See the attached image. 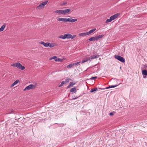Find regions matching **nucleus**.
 Listing matches in <instances>:
<instances>
[{
  "mask_svg": "<svg viewBox=\"0 0 147 147\" xmlns=\"http://www.w3.org/2000/svg\"><path fill=\"white\" fill-rule=\"evenodd\" d=\"M114 57L115 59L122 63H124L125 62V59L120 56L115 55L114 56Z\"/></svg>",
  "mask_w": 147,
  "mask_h": 147,
  "instance_id": "obj_3",
  "label": "nucleus"
},
{
  "mask_svg": "<svg viewBox=\"0 0 147 147\" xmlns=\"http://www.w3.org/2000/svg\"><path fill=\"white\" fill-rule=\"evenodd\" d=\"M100 38H101V35H99L98 36H96L95 37V38L96 39V40Z\"/></svg>",
  "mask_w": 147,
  "mask_h": 147,
  "instance_id": "obj_24",
  "label": "nucleus"
},
{
  "mask_svg": "<svg viewBox=\"0 0 147 147\" xmlns=\"http://www.w3.org/2000/svg\"><path fill=\"white\" fill-rule=\"evenodd\" d=\"M96 39L95 38V37H92L91 38H90L88 40H89L90 41H95L96 40Z\"/></svg>",
  "mask_w": 147,
  "mask_h": 147,
  "instance_id": "obj_22",
  "label": "nucleus"
},
{
  "mask_svg": "<svg viewBox=\"0 0 147 147\" xmlns=\"http://www.w3.org/2000/svg\"><path fill=\"white\" fill-rule=\"evenodd\" d=\"M97 90V88H93L91 89V90H90V92H93L95 91H96Z\"/></svg>",
  "mask_w": 147,
  "mask_h": 147,
  "instance_id": "obj_20",
  "label": "nucleus"
},
{
  "mask_svg": "<svg viewBox=\"0 0 147 147\" xmlns=\"http://www.w3.org/2000/svg\"><path fill=\"white\" fill-rule=\"evenodd\" d=\"M142 72L143 76H147V70L144 69L142 70Z\"/></svg>",
  "mask_w": 147,
  "mask_h": 147,
  "instance_id": "obj_13",
  "label": "nucleus"
},
{
  "mask_svg": "<svg viewBox=\"0 0 147 147\" xmlns=\"http://www.w3.org/2000/svg\"><path fill=\"white\" fill-rule=\"evenodd\" d=\"M56 58H57L56 56H54L53 57H51V58H50L49 59L51 60V59H54L55 60V59H56Z\"/></svg>",
  "mask_w": 147,
  "mask_h": 147,
  "instance_id": "obj_31",
  "label": "nucleus"
},
{
  "mask_svg": "<svg viewBox=\"0 0 147 147\" xmlns=\"http://www.w3.org/2000/svg\"><path fill=\"white\" fill-rule=\"evenodd\" d=\"M63 10V15H65L67 13H69V12L71 10L70 9H64V10Z\"/></svg>",
  "mask_w": 147,
  "mask_h": 147,
  "instance_id": "obj_10",
  "label": "nucleus"
},
{
  "mask_svg": "<svg viewBox=\"0 0 147 147\" xmlns=\"http://www.w3.org/2000/svg\"><path fill=\"white\" fill-rule=\"evenodd\" d=\"M78 97H76L75 98H73L72 99L73 100H75V99H77L78 98Z\"/></svg>",
  "mask_w": 147,
  "mask_h": 147,
  "instance_id": "obj_41",
  "label": "nucleus"
},
{
  "mask_svg": "<svg viewBox=\"0 0 147 147\" xmlns=\"http://www.w3.org/2000/svg\"><path fill=\"white\" fill-rule=\"evenodd\" d=\"M144 67L145 68V69H147V64H145L144 65Z\"/></svg>",
  "mask_w": 147,
  "mask_h": 147,
  "instance_id": "obj_39",
  "label": "nucleus"
},
{
  "mask_svg": "<svg viewBox=\"0 0 147 147\" xmlns=\"http://www.w3.org/2000/svg\"><path fill=\"white\" fill-rule=\"evenodd\" d=\"M19 82V80H17L16 81H15V82H14L13 83L15 85L16 84H17L18 82Z\"/></svg>",
  "mask_w": 147,
  "mask_h": 147,
  "instance_id": "obj_32",
  "label": "nucleus"
},
{
  "mask_svg": "<svg viewBox=\"0 0 147 147\" xmlns=\"http://www.w3.org/2000/svg\"><path fill=\"white\" fill-rule=\"evenodd\" d=\"M80 63V62H77L76 63H73L74 64V65H77L79 64V63Z\"/></svg>",
  "mask_w": 147,
  "mask_h": 147,
  "instance_id": "obj_34",
  "label": "nucleus"
},
{
  "mask_svg": "<svg viewBox=\"0 0 147 147\" xmlns=\"http://www.w3.org/2000/svg\"><path fill=\"white\" fill-rule=\"evenodd\" d=\"M88 35V34L87 32H85V33H81L79 34V36H86Z\"/></svg>",
  "mask_w": 147,
  "mask_h": 147,
  "instance_id": "obj_14",
  "label": "nucleus"
},
{
  "mask_svg": "<svg viewBox=\"0 0 147 147\" xmlns=\"http://www.w3.org/2000/svg\"><path fill=\"white\" fill-rule=\"evenodd\" d=\"M39 44H40L42 45L45 47H49V45L50 44V43L48 42L45 43L43 41H41L39 42Z\"/></svg>",
  "mask_w": 147,
  "mask_h": 147,
  "instance_id": "obj_5",
  "label": "nucleus"
},
{
  "mask_svg": "<svg viewBox=\"0 0 147 147\" xmlns=\"http://www.w3.org/2000/svg\"><path fill=\"white\" fill-rule=\"evenodd\" d=\"M54 13H58L60 14L63 15V10H57L54 11Z\"/></svg>",
  "mask_w": 147,
  "mask_h": 147,
  "instance_id": "obj_8",
  "label": "nucleus"
},
{
  "mask_svg": "<svg viewBox=\"0 0 147 147\" xmlns=\"http://www.w3.org/2000/svg\"><path fill=\"white\" fill-rule=\"evenodd\" d=\"M71 80V79L70 78H67L66 80H65V83L66 84L67 83H68L69 80Z\"/></svg>",
  "mask_w": 147,
  "mask_h": 147,
  "instance_id": "obj_26",
  "label": "nucleus"
},
{
  "mask_svg": "<svg viewBox=\"0 0 147 147\" xmlns=\"http://www.w3.org/2000/svg\"><path fill=\"white\" fill-rule=\"evenodd\" d=\"M103 36V35L102 34V36H101L102 37Z\"/></svg>",
  "mask_w": 147,
  "mask_h": 147,
  "instance_id": "obj_45",
  "label": "nucleus"
},
{
  "mask_svg": "<svg viewBox=\"0 0 147 147\" xmlns=\"http://www.w3.org/2000/svg\"><path fill=\"white\" fill-rule=\"evenodd\" d=\"M5 24H4L3 25L1 28H0V32H1L3 30L5 27Z\"/></svg>",
  "mask_w": 147,
  "mask_h": 147,
  "instance_id": "obj_19",
  "label": "nucleus"
},
{
  "mask_svg": "<svg viewBox=\"0 0 147 147\" xmlns=\"http://www.w3.org/2000/svg\"><path fill=\"white\" fill-rule=\"evenodd\" d=\"M110 87V86H109V87H106L105 88H102V90L105 89H107L111 88L110 87Z\"/></svg>",
  "mask_w": 147,
  "mask_h": 147,
  "instance_id": "obj_36",
  "label": "nucleus"
},
{
  "mask_svg": "<svg viewBox=\"0 0 147 147\" xmlns=\"http://www.w3.org/2000/svg\"><path fill=\"white\" fill-rule=\"evenodd\" d=\"M66 83L65 82V81H63L61 84L59 86V87H61L62 86L63 84H66Z\"/></svg>",
  "mask_w": 147,
  "mask_h": 147,
  "instance_id": "obj_27",
  "label": "nucleus"
},
{
  "mask_svg": "<svg viewBox=\"0 0 147 147\" xmlns=\"http://www.w3.org/2000/svg\"><path fill=\"white\" fill-rule=\"evenodd\" d=\"M143 77L144 78H146V77L145 76H143Z\"/></svg>",
  "mask_w": 147,
  "mask_h": 147,
  "instance_id": "obj_43",
  "label": "nucleus"
},
{
  "mask_svg": "<svg viewBox=\"0 0 147 147\" xmlns=\"http://www.w3.org/2000/svg\"><path fill=\"white\" fill-rule=\"evenodd\" d=\"M63 61L62 59H61L59 58H57L56 59H55V61H60L62 62Z\"/></svg>",
  "mask_w": 147,
  "mask_h": 147,
  "instance_id": "obj_23",
  "label": "nucleus"
},
{
  "mask_svg": "<svg viewBox=\"0 0 147 147\" xmlns=\"http://www.w3.org/2000/svg\"><path fill=\"white\" fill-rule=\"evenodd\" d=\"M77 21V19H73L71 18H68V22H74L76 21Z\"/></svg>",
  "mask_w": 147,
  "mask_h": 147,
  "instance_id": "obj_9",
  "label": "nucleus"
},
{
  "mask_svg": "<svg viewBox=\"0 0 147 147\" xmlns=\"http://www.w3.org/2000/svg\"><path fill=\"white\" fill-rule=\"evenodd\" d=\"M48 2V1H46L40 3L39 5L36 7V9H40L44 7L47 4Z\"/></svg>",
  "mask_w": 147,
  "mask_h": 147,
  "instance_id": "obj_4",
  "label": "nucleus"
},
{
  "mask_svg": "<svg viewBox=\"0 0 147 147\" xmlns=\"http://www.w3.org/2000/svg\"><path fill=\"white\" fill-rule=\"evenodd\" d=\"M97 57L96 56H95V55H93L92 56H91V57L90 58V59H95Z\"/></svg>",
  "mask_w": 147,
  "mask_h": 147,
  "instance_id": "obj_28",
  "label": "nucleus"
},
{
  "mask_svg": "<svg viewBox=\"0 0 147 147\" xmlns=\"http://www.w3.org/2000/svg\"><path fill=\"white\" fill-rule=\"evenodd\" d=\"M30 86H31V89H34L36 87V85H34L33 84H30Z\"/></svg>",
  "mask_w": 147,
  "mask_h": 147,
  "instance_id": "obj_29",
  "label": "nucleus"
},
{
  "mask_svg": "<svg viewBox=\"0 0 147 147\" xmlns=\"http://www.w3.org/2000/svg\"><path fill=\"white\" fill-rule=\"evenodd\" d=\"M74 66V65L73 63H71L68 65L67 66V67L68 68H71L72 67H73Z\"/></svg>",
  "mask_w": 147,
  "mask_h": 147,
  "instance_id": "obj_17",
  "label": "nucleus"
},
{
  "mask_svg": "<svg viewBox=\"0 0 147 147\" xmlns=\"http://www.w3.org/2000/svg\"><path fill=\"white\" fill-rule=\"evenodd\" d=\"M31 86H30V85L28 86H26L24 90V91H25L26 90H29L31 89Z\"/></svg>",
  "mask_w": 147,
  "mask_h": 147,
  "instance_id": "obj_18",
  "label": "nucleus"
},
{
  "mask_svg": "<svg viewBox=\"0 0 147 147\" xmlns=\"http://www.w3.org/2000/svg\"><path fill=\"white\" fill-rule=\"evenodd\" d=\"M15 85L14 84V83H13L11 85V87H12L14 85Z\"/></svg>",
  "mask_w": 147,
  "mask_h": 147,
  "instance_id": "obj_40",
  "label": "nucleus"
},
{
  "mask_svg": "<svg viewBox=\"0 0 147 147\" xmlns=\"http://www.w3.org/2000/svg\"><path fill=\"white\" fill-rule=\"evenodd\" d=\"M119 84H118V85H111V86H110V88H115V87H117V86H118V85H119Z\"/></svg>",
  "mask_w": 147,
  "mask_h": 147,
  "instance_id": "obj_30",
  "label": "nucleus"
},
{
  "mask_svg": "<svg viewBox=\"0 0 147 147\" xmlns=\"http://www.w3.org/2000/svg\"><path fill=\"white\" fill-rule=\"evenodd\" d=\"M75 83L73 82H70L69 85L67 87V88H70V87L72 86L73 85H75Z\"/></svg>",
  "mask_w": 147,
  "mask_h": 147,
  "instance_id": "obj_12",
  "label": "nucleus"
},
{
  "mask_svg": "<svg viewBox=\"0 0 147 147\" xmlns=\"http://www.w3.org/2000/svg\"><path fill=\"white\" fill-rule=\"evenodd\" d=\"M90 60V57H87L85 58L82 60V63H84Z\"/></svg>",
  "mask_w": 147,
  "mask_h": 147,
  "instance_id": "obj_7",
  "label": "nucleus"
},
{
  "mask_svg": "<svg viewBox=\"0 0 147 147\" xmlns=\"http://www.w3.org/2000/svg\"><path fill=\"white\" fill-rule=\"evenodd\" d=\"M37 83H36L35 84V85H36V86H37Z\"/></svg>",
  "mask_w": 147,
  "mask_h": 147,
  "instance_id": "obj_44",
  "label": "nucleus"
},
{
  "mask_svg": "<svg viewBox=\"0 0 147 147\" xmlns=\"http://www.w3.org/2000/svg\"><path fill=\"white\" fill-rule=\"evenodd\" d=\"M115 112H112L110 113H109L110 115L111 116H112L114 115V113H115Z\"/></svg>",
  "mask_w": 147,
  "mask_h": 147,
  "instance_id": "obj_33",
  "label": "nucleus"
},
{
  "mask_svg": "<svg viewBox=\"0 0 147 147\" xmlns=\"http://www.w3.org/2000/svg\"><path fill=\"white\" fill-rule=\"evenodd\" d=\"M65 38L69 39L71 38L72 35L69 33H67L65 34Z\"/></svg>",
  "mask_w": 147,
  "mask_h": 147,
  "instance_id": "obj_11",
  "label": "nucleus"
},
{
  "mask_svg": "<svg viewBox=\"0 0 147 147\" xmlns=\"http://www.w3.org/2000/svg\"><path fill=\"white\" fill-rule=\"evenodd\" d=\"M119 15L120 13H117L111 16L110 17L109 19H108L106 20L105 21V23H107L111 22L112 20L118 18Z\"/></svg>",
  "mask_w": 147,
  "mask_h": 147,
  "instance_id": "obj_1",
  "label": "nucleus"
},
{
  "mask_svg": "<svg viewBox=\"0 0 147 147\" xmlns=\"http://www.w3.org/2000/svg\"><path fill=\"white\" fill-rule=\"evenodd\" d=\"M67 3L66 2H64L63 3L61 4V6H63V5H65Z\"/></svg>",
  "mask_w": 147,
  "mask_h": 147,
  "instance_id": "obj_35",
  "label": "nucleus"
},
{
  "mask_svg": "<svg viewBox=\"0 0 147 147\" xmlns=\"http://www.w3.org/2000/svg\"><path fill=\"white\" fill-rule=\"evenodd\" d=\"M96 30V28H94L93 29L90 31H89L88 32V35H89V34H91L93 32L95 31Z\"/></svg>",
  "mask_w": 147,
  "mask_h": 147,
  "instance_id": "obj_16",
  "label": "nucleus"
},
{
  "mask_svg": "<svg viewBox=\"0 0 147 147\" xmlns=\"http://www.w3.org/2000/svg\"><path fill=\"white\" fill-rule=\"evenodd\" d=\"M65 34L64 35H60V36H59L58 38H60L65 39Z\"/></svg>",
  "mask_w": 147,
  "mask_h": 147,
  "instance_id": "obj_21",
  "label": "nucleus"
},
{
  "mask_svg": "<svg viewBox=\"0 0 147 147\" xmlns=\"http://www.w3.org/2000/svg\"><path fill=\"white\" fill-rule=\"evenodd\" d=\"M76 36V35H74L73 36L72 35V36L71 37V39H74V38H75Z\"/></svg>",
  "mask_w": 147,
  "mask_h": 147,
  "instance_id": "obj_38",
  "label": "nucleus"
},
{
  "mask_svg": "<svg viewBox=\"0 0 147 147\" xmlns=\"http://www.w3.org/2000/svg\"><path fill=\"white\" fill-rule=\"evenodd\" d=\"M75 89H76V88L75 87H74L71 88L70 90V91L71 92H74V91H75Z\"/></svg>",
  "mask_w": 147,
  "mask_h": 147,
  "instance_id": "obj_25",
  "label": "nucleus"
},
{
  "mask_svg": "<svg viewBox=\"0 0 147 147\" xmlns=\"http://www.w3.org/2000/svg\"><path fill=\"white\" fill-rule=\"evenodd\" d=\"M57 20L58 21H61L63 22H68V18H59L57 19Z\"/></svg>",
  "mask_w": 147,
  "mask_h": 147,
  "instance_id": "obj_6",
  "label": "nucleus"
},
{
  "mask_svg": "<svg viewBox=\"0 0 147 147\" xmlns=\"http://www.w3.org/2000/svg\"><path fill=\"white\" fill-rule=\"evenodd\" d=\"M96 78H97V77L95 76V77H91L90 78V79H91V80H93V79H94Z\"/></svg>",
  "mask_w": 147,
  "mask_h": 147,
  "instance_id": "obj_37",
  "label": "nucleus"
},
{
  "mask_svg": "<svg viewBox=\"0 0 147 147\" xmlns=\"http://www.w3.org/2000/svg\"><path fill=\"white\" fill-rule=\"evenodd\" d=\"M56 46V45L55 43H50L49 45V47L50 48H53L55 46Z\"/></svg>",
  "mask_w": 147,
  "mask_h": 147,
  "instance_id": "obj_15",
  "label": "nucleus"
},
{
  "mask_svg": "<svg viewBox=\"0 0 147 147\" xmlns=\"http://www.w3.org/2000/svg\"><path fill=\"white\" fill-rule=\"evenodd\" d=\"M136 127V126H134V128H135V127Z\"/></svg>",
  "mask_w": 147,
  "mask_h": 147,
  "instance_id": "obj_46",
  "label": "nucleus"
},
{
  "mask_svg": "<svg viewBox=\"0 0 147 147\" xmlns=\"http://www.w3.org/2000/svg\"><path fill=\"white\" fill-rule=\"evenodd\" d=\"M76 89H75V91H74V92L75 93H76Z\"/></svg>",
  "mask_w": 147,
  "mask_h": 147,
  "instance_id": "obj_42",
  "label": "nucleus"
},
{
  "mask_svg": "<svg viewBox=\"0 0 147 147\" xmlns=\"http://www.w3.org/2000/svg\"><path fill=\"white\" fill-rule=\"evenodd\" d=\"M11 65L17 67V68L22 70H23L25 68V67L22 66V65L19 63H15L12 64Z\"/></svg>",
  "mask_w": 147,
  "mask_h": 147,
  "instance_id": "obj_2",
  "label": "nucleus"
}]
</instances>
